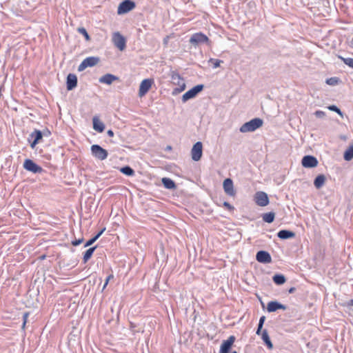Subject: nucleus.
Returning <instances> with one entry per match:
<instances>
[{
    "instance_id": "nucleus-3",
    "label": "nucleus",
    "mask_w": 353,
    "mask_h": 353,
    "mask_svg": "<svg viewBox=\"0 0 353 353\" xmlns=\"http://www.w3.org/2000/svg\"><path fill=\"white\" fill-rule=\"evenodd\" d=\"M112 42L114 45L121 51L124 50L126 47V40L125 37L119 32L113 33Z\"/></svg>"
},
{
    "instance_id": "nucleus-34",
    "label": "nucleus",
    "mask_w": 353,
    "mask_h": 353,
    "mask_svg": "<svg viewBox=\"0 0 353 353\" xmlns=\"http://www.w3.org/2000/svg\"><path fill=\"white\" fill-rule=\"evenodd\" d=\"M78 32L80 34H81L82 35H83V37H85L86 41H88L90 40V37L88 33L87 32L86 30L84 28H79Z\"/></svg>"
},
{
    "instance_id": "nucleus-7",
    "label": "nucleus",
    "mask_w": 353,
    "mask_h": 353,
    "mask_svg": "<svg viewBox=\"0 0 353 353\" xmlns=\"http://www.w3.org/2000/svg\"><path fill=\"white\" fill-rule=\"evenodd\" d=\"M203 154V145L200 141L196 142L191 150V157L192 160L198 161L201 159Z\"/></svg>"
},
{
    "instance_id": "nucleus-6",
    "label": "nucleus",
    "mask_w": 353,
    "mask_h": 353,
    "mask_svg": "<svg viewBox=\"0 0 353 353\" xmlns=\"http://www.w3.org/2000/svg\"><path fill=\"white\" fill-rule=\"evenodd\" d=\"M134 8V2L130 0H125L119 4L117 10V13L119 14H125L133 10Z\"/></svg>"
},
{
    "instance_id": "nucleus-12",
    "label": "nucleus",
    "mask_w": 353,
    "mask_h": 353,
    "mask_svg": "<svg viewBox=\"0 0 353 353\" xmlns=\"http://www.w3.org/2000/svg\"><path fill=\"white\" fill-rule=\"evenodd\" d=\"M208 37L202 32H197L192 34L190 39V42L194 45H197L201 43H208Z\"/></svg>"
},
{
    "instance_id": "nucleus-32",
    "label": "nucleus",
    "mask_w": 353,
    "mask_h": 353,
    "mask_svg": "<svg viewBox=\"0 0 353 353\" xmlns=\"http://www.w3.org/2000/svg\"><path fill=\"white\" fill-rule=\"evenodd\" d=\"M339 58L347 65L353 69V59L352 58H344L339 56Z\"/></svg>"
},
{
    "instance_id": "nucleus-26",
    "label": "nucleus",
    "mask_w": 353,
    "mask_h": 353,
    "mask_svg": "<svg viewBox=\"0 0 353 353\" xmlns=\"http://www.w3.org/2000/svg\"><path fill=\"white\" fill-rule=\"evenodd\" d=\"M162 183L167 189H174L176 188L174 182L169 178H163Z\"/></svg>"
},
{
    "instance_id": "nucleus-21",
    "label": "nucleus",
    "mask_w": 353,
    "mask_h": 353,
    "mask_svg": "<svg viewBox=\"0 0 353 353\" xmlns=\"http://www.w3.org/2000/svg\"><path fill=\"white\" fill-rule=\"evenodd\" d=\"M93 121V128L98 132H103L105 129V125L102 121L99 120V119L95 116L92 119Z\"/></svg>"
},
{
    "instance_id": "nucleus-19",
    "label": "nucleus",
    "mask_w": 353,
    "mask_h": 353,
    "mask_svg": "<svg viewBox=\"0 0 353 353\" xmlns=\"http://www.w3.org/2000/svg\"><path fill=\"white\" fill-rule=\"evenodd\" d=\"M67 89L71 90L74 89L77 85V77L74 74H69L67 77Z\"/></svg>"
},
{
    "instance_id": "nucleus-40",
    "label": "nucleus",
    "mask_w": 353,
    "mask_h": 353,
    "mask_svg": "<svg viewBox=\"0 0 353 353\" xmlns=\"http://www.w3.org/2000/svg\"><path fill=\"white\" fill-rule=\"evenodd\" d=\"M83 239H78V240L74 241L72 242V244L74 246L79 245V244H81L83 242Z\"/></svg>"
},
{
    "instance_id": "nucleus-35",
    "label": "nucleus",
    "mask_w": 353,
    "mask_h": 353,
    "mask_svg": "<svg viewBox=\"0 0 353 353\" xmlns=\"http://www.w3.org/2000/svg\"><path fill=\"white\" fill-rule=\"evenodd\" d=\"M326 83L330 85H336L338 83V79L335 77L327 79Z\"/></svg>"
},
{
    "instance_id": "nucleus-25",
    "label": "nucleus",
    "mask_w": 353,
    "mask_h": 353,
    "mask_svg": "<svg viewBox=\"0 0 353 353\" xmlns=\"http://www.w3.org/2000/svg\"><path fill=\"white\" fill-rule=\"evenodd\" d=\"M343 158L345 161H350L353 159V144L350 145L345 151Z\"/></svg>"
},
{
    "instance_id": "nucleus-43",
    "label": "nucleus",
    "mask_w": 353,
    "mask_h": 353,
    "mask_svg": "<svg viewBox=\"0 0 353 353\" xmlns=\"http://www.w3.org/2000/svg\"><path fill=\"white\" fill-rule=\"evenodd\" d=\"M108 134L110 136V137H113L114 136V132L110 130L108 131Z\"/></svg>"
},
{
    "instance_id": "nucleus-1",
    "label": "nucleus",
    "mask_w": 353,
    "mask_h": 353,
    "mask_svg": "<svg viewBox=\"0 0 353 353\" xmlns=\"http://www.w3.org/2000/svg\"><path fill=\"white\" fill-rule=\"evenodd\" d=\"M172 83L178 86L174 89L172 94H177L185 90L186 85L183 78L177 72H172L171 74Z\"/></svg>"
},
{
    "instance_id": "nucleus-45",
    "label": "nucleus",
    "mask_w": 353,
    "mask_h": 353,
    "mask_svg": "<svg viewBox=\"0 0 353 353\" xmlns=\"http://www.w3.org/2000/svg\"><path fill=\"white\" fill-rule=\"evenodd\" d=\"M26 325V323H25L24 322H23L22 329H23V330L25 329Z\"/></svg>"
},
{
    "instance_id": "nucleus-47",
    "label": "nucleus",
    "mask_w": 353,
    "mask_h": 353,
    "mask_svg": "<svg viewBox=\"0 0 353 353\" xmlns=\"http://www.w3.org/2000/svg\"><path fill=\"white\" fill-rule=\"evenodd\" d=\"M41 259H45V255L42 256H41Z\"/></svg>"
},
{
    "instance_id": "nucleus-4",
    "label": "nucleus",
    "mask_w": 353,
    "mask_h": 353,
    "mask_svg": "<svg viewBox=\"0 0 353 353\" xmlns=\"http://www.w3.org/2000/svg\"><path fill=\"white\" fill-rule=\"evenodd\" d=\"M154 81L153 79H143L140 84L139 90V96L143 97L150 90Z\"/></svg>"
},
{
    "instance_id": "nucleus-22",
    "label": "nucleus",
    "mask_w": 353,
    "mask_h": 353,
    "mask_svg": "<svg viewBox=\"0 0 353 353\" xmlns=\"http://www.w3.org/2000/svg\"><path fill=\"white\" fill-rule=\"evenodd\" d=\"M260 335H261V339L267 345L268 348L269 350H272L273 348V344L269 337L268 331L266 330L261 331Z\"/></svg>"
},
{
    "instance_id": "nucleus-2",
    "label": "nucleus",
    "mask_w": 353,
    "mask_h": 353,
    "mask_svg": "<svg viewBox=\"0 0 353 353\" xmlns=\"http://www.w3.org/2000/svg\"><path fill=\"white\" fill-rule=\"evenodd\" d=\"M263 125V120L259 118H255L248 122L244 123L241 128L240 131L243 133L253 132L256 129L261 127Z\"/></svg>"
},
{
    "instance_id": "nucleus-15",
    "label": "nucleus",
    "mask_w": 353,
    "mask_h": 353,
    "mask_svg": "<svg viewBox=\"0 0 353 353\" xmlns=\"http://www.w3.org/2000/svg\"><path fill=\"white\" fill-rule=\"evenodd\" d=\"M256 259L259 263H270L272 262L270 254L266 251H259L256 255Z\"/></svg>"
},
{
    "instance_id": "nucleus-11",
    "label": "nucleus",
    "mask_w": 353,
    "mask_h": 353,
    "mask_svg": "<svg viewBox=\"0 0 353 353\" xmlns=\"http://www.w3.org/2000/svg\"><path fill=\"white\" fill-rule=\"evenodd\" d=\"M23 168L33 173H41L43 171L41 167L39 166L31 159H26L23 163Z\"/></svg>"
},
{
    "instance_id": "nucleus-17",
    "label": "nucleus",
    "mask_w": 353,
    "mask_h": 353,
    "mask_svg": "<svg viewBox=\"0 0 353 353\" xmlns=\"http://www.w3.org/2000/svg\"><path fill=\"white\" fill-rule=\"evenodd\" d=\"M31 139H33V141L30 143V147L33 149L35 148L36 145L39 143V141L43 138L42 132L39 130H34L30 135Z\"/></svg>"
},
{
    "instance_id": "nucleus-27",
    "label": "nucleus",
    "mask_w": 353,
    "mask_h": 353,
    "mask_svg": "<svg viewBox=\"0 0 353 353\" xmlns=\"http://www.w3.org/2000/svg\"><path fill=\"white\" fill-rule=\"evenodd\" d=\"M275 214L274 212H268L263 214V220L268 223L274 221Z\"/></svg>"
},
{
    "instance_id": "nucleus-16",
    "label": "nucleus",
    "mask_w": 353,
    "mask_h": 353,
    "mask_svg": "<svg viewBox=\"0 0 353 353\" xmlns=\"http://www.w3.org/2000/svg\"><path fill=\"white\" fill-rule=\"evenodd\" d=\"M235 341V336H230L227 340L223 341L221 345L219 353H228L230 349Z\"/></svg>"
},
{
    "instance_id": "nucleus-18",
    "label": "nucleus",
    "mask_w": 353,
    "mask_h": 353,
    "mask_svg": "<svg viewBox=\"0 0 353 353\" xmlns=\"http://www.w3.org/2000/svg\"><path fill=\"white\" fill-rule=\"evenodd\" d=\"M278 310H286V306L277 302V301H270L267 305V310L269 312H273Z\"/></svg>"
},
{
    "instance_id": "nucleus-29",
    "label": "nucleus",
    "mask_w": 353,
    "mask_h": 353,
    "mask_svg": "<svg viewBox=\"0 0 353 353\" xmlns=\"http://www.w3.org/2000/svg\"><path fill=\"white\" fill-rule=\"evenodd\" d=\"M105 228L102 229L97 235H95L93 238L88 240L86 243L85 244V247L90 246L92 245L99 237L103 233Z\"/></svg>"
},
{
    "instance_id": "nucleus-8",
    "label": "nucleus",
    "mask_w": 353,
    "mask_h": 353,
    "mask_svg": "<svg viewBox=\"0 0 353 353\" xmlns=\"http://www.w3.org/2000/svg\"><path fill=\"white\" fill-rule=\"evenodd\" d=\"M99 61V59L94 57H89L85 58L79 65L78 70L83 71L88 67H92L97 65Z\"/></svg>"
},
{
    "instance_id": "nucleus-28",
    "label": "nucleus",
    "mask_w": 353,
    "mask_h": 353,
    "mask_svg": "<svg viewBox=\"0 0 353 353\" xmlns=\"http://www.w3.org/2000/svg\"><path fill=\"white\" fill-rule=\"evenodd\" d=\"M97 246L92 247L89 248L84 254L83 255V262L85 263L92 256L93 254L94 251L95 250Z\"/></svg>"
},
{
    "instance_id": "nucleus-42",
    "label": "nucleus",
    "mask_w": 353,
    "mask_h": 353,
    "mask_svg": "<svg viewBox=\"0 0 353 353\" xmlns=\"http://www.w3.org/2000/svg\"><path fill=\"white\" fill-rule=\"evenodd\" d=\"M223 205L230 210L234 209V208L228 202H224Z\"/></svg>"
},
{
    "instance_id": "nucleus-33",
    "label": "nucleus",
    "mask_w": 353,
    "mask_h": 353,
    "mask_svg": "<svg viewBox=\"0 0 353 353\" xmlns=\"http://www.w3.org/2000/svg\"><path fill=\"white\" fill-rule=\"evenodd\" d=\"M265 320V316H262L260 318L259 322L258 328H257V330H256V332L257 335H260L261 334V332L262 331V327H263V325Z\"/></svg>"
},
{
    "instance_id": "nucleus-5",
    "label": "nucleus",
    "mask_w": 353,
    "mask_h": 353,
    "mask_svg": "<svg viewBox=\"0 0 353 353\" xmlns=\"http://www.w3.org/2000/svg\"><path fill=\"white\" fill-rule=\"evenodd\" d=\"M91 151L92 154L98 159L103 161L105 160L108 155L107 150L101 148L99 145H93L91 146Z\"/></svg>"
},
{
    "instance_id": "nucleus-44",
    "label": "nucleus",
    "mask_w": 353,
    "mask_h": 353,
    "mask_svg": "<svg viewBox=\"0 0 353 353\" xmlns=\"http://www.w3.org/2000/svg\"><path fill=\"white\" fill-rule=\"evenodd\" d=\"M294 291H295V288H293V287L290 288L288 290L289 293H290V294L293 293Z\"/></svg>"
},
{
    "instance_id": "nucleus-39",
    "label": "nucleus",
    "mask_w": 353,
    "mask_h": 353,
    "mask_svg": "<svg viewBox=\"0 0 353 353\" xmlns=\"http://www.w3.org/2000/svg\"><path fill=\"white\" fill-rule=\"evenodd\" d=\"M314 114L317 117H323L325 114L324 112L321 110L316 111Z\"/></svg>"
},
{
    "instance_id": "nucleus-48",
    "label": "nucleus",
    "mask_w": 353,
    "mask_h": 353,
    "mask_svg": "<svg viewBox=\"0 0 353 353\" xmlns=\"http://www.w3.org/2000/svg\"><path fill=\"white\" fill-rule=\"evenodd\" d=\"M232 353H237V352H236V351H234V352H232Z\"/></svg>"
},
{
    "instance_id": "nucleus-30",
    "label": "nucleus",
    "mask_w": 353,
    "mask_h": 353,
    "mask_svg": "<svg viewBox=\"0 0 353 353\" xmlns=\"http://www.w3.org/2000/svg\"><path fill=\"white\" fill-rule=\"evenodd\" d=\"M273 281L277 285H282L285 282V278L282 274H276L273 276Z\"/></svg>"
},
{
    "instance_id": "nucleus-41",
    "label": "nucleus",
    "mask_w": 353,
    "mask_h": 353,
    "mask_svg": "<svg viewBox=\"0 0 353 353\" xmlns=\"http://www.w3.org/2000/svg\"><path fill=\"white\" fill-rule=\"evenodd\" d=\"M28 316H29V312H25V313L23 314V322H24L25 323H27Z\"/></svg>"
},
{
    "instance_id": "nucleus-9",
    "label": "nucleus",
    "mask_w": 353,
    "mask_h": 353,
    "mask_svg": "<svg viewBox=\"0 0 353 353\" xmlns=\"http://www.w3.org/2000/svg\"><path fill=\"white\" fill-rule=\"evenodd\" d=\"M254 201L259 206L268 205L269 204L268 194L264 192H257L254 195Z\"/></svg>"
},
{
    "instance_id": "nucleus-24",
    "label": "nucleus",
    "mask_w": 353,
    "mask_h": 353,
    "mask_svg": "<svg viewBox=\"0 0 353 353\" xmlns=\"http://www.w3.org/2000/svg\"><path fill=\"white\" fill-rule=\"evenodd\" d=\"M277 236L279 238H280L281 239H287L289 238L294 237V233L291 231L283 230L278 232Z\"/></svg>"
},
{
    "instance_id": "nucleus-10",
    "label": "nucleus",
    "mask_w": 353,
    "mask_h": 353,
    "mask_svg": "<svg viewBox=\"0 0 353 353\" xmlns=\"http://www.w3.org/2000/svg\"><path fill=\"white\" fill-rule=\"evenodd\" d=\"M203 88V85H197L186 92L182 96V100L183 102L187 101L188 100L194 98L199 92H200Z\"/></svg>"
},
{
    "instance_id": "nucleus-13",
    "label": "nucleus",
    "mask_w": 353,
    "mask_h": 353,
    "mask_svg": "<svg viewBox=\"0 0 353 353\" xmlns=\"http://www.w3.org/2000/svg\"><path fill=\"white\" fill-rule=\"evenodd\" d=\"M301 163L304 168H315L318 165V161L316 157L307 155L303 157Z\"/></svg>"
},
{
    "instance_id": "nucleus-23",
    "label": "nucleus",
    "mask_w": 353,
    "mask_h": 353,
    "mask_svg": "<svg viewBox=\"0 0 353 353\" xmlns=\"http://www.w3.org/2000/svg\"><path fill=\"white\" fill-rule=\"evenodd\" d=\"M326 178L323 174L318 175L314 181V185L316 188H321L325 183Z\"/></svg>"
},
{
    "instance_id": "nucleus-37",
    "label": "nucleus",
    "mask_w": 353,
    "mask_h": 353,
    "mask_svg": "<svg viewBox=\"0 0 353 353\" xmlns=\"http://www.w3.org/2000/svg\"><path fill=\"white\" fill-rule=\"evenodd\" d=\"M211 61L213 62V64H214L213 67L214 68H216L219 67L221 63L223 62V61L219 60V59H211Z\"/></svg>"
},
{
    "instance_id": "nucleus-14",
    "label": "nucleus",
    "mask_w": 353,
    "mask_h": 353,
    "mask_svg": "<svg viewBox=\"0 0 353 353\" xmlns=\"http://www.w3.org/2000/svg\"><path fill=\"white\" fill-rule=\"evenodd\" d=\"M223 187L226 194L234 196L236 194V192L234 189V185L232 180L231 179H226L224 180L223 183Z\"/></svg>"
},
{
    "instance_id": "nucleus-46",
    "label": "nucleus",
    "mask_w": 353,
    "mask_h": 353,
    "mask_svg": "<svg viewBox=\"0 0 353 353\" xmlns=\"http://www.w3.org/2000/svg\"><path fill=\"white\" fill-rule=\"evenodd\" d=\"M350 46H351V48H353V39H352V41H351Z\"/></svg>"
},
{
    "instance_id": "nucleus-38",
    "label": "nucleus",
    "mask_w": 353,
    "mask_h": 353,
    "mask_svg": "<svg viewBox=\"0 0 353 353\" xmlns=\"http://www.w3.org/2000/svg\"><path fill=\"white\" fill-rule=\"evenodd\" d=\"M113 278H114V275H113V274H110V275L107 277V279H106V280H105V283H104V285H103V290H104V289L106 288V286H107V285L108 284V282L110 281V279H112Z\"/></svg>"
},
{
    "instance_id": "nucleus-36",
    "label": "nucleus",
    "mask_w": 353,
    "mask_h": 353,
    "mask_svg": "<svg viewBox=\"0 0 353 353\" xmlns=\"http://www.w3.org/2000/svg\"><path fill=\"white\" fill-rule=\"evenodd\" d=\"M328 109L332 111H334V112H337L340 115L342 114V112L340 110V109H339L336 105H330L328 107Z\"/></svg>"
},
{
    "instance_id": "nucleus-31",
    "label": "nucleus",
    "mask_w": 353,
    "mask_h": 353,
    "mask_svg": "<svg viewBox=\"0 0 353 353\" xmlns=\"http://www.w3.org/2000/svg\"><path fill=\"white\" fill-rule=\"evenodd\" d=\"M121 172L127 175V176H132L134 174V171L130 166H125L120 169Z\"/></svg>"
},
{
    "instance_id": "nucleus-20",
    "label": "nucleus",
    "mask_w": 353,
    "mask_h": 353,
    "mask_svg": "<svg viewBox=\"0 0 353 353\" xmlns=\"http://www.w3.org/2000/svg\"><path fill=\"white\" fill-rule=\"evenodd\" d=\"M116 80H118L117 77L111 74H106L99 79V82L107 85H110L113 81Z\"/></svg>"
}]
</instances>
